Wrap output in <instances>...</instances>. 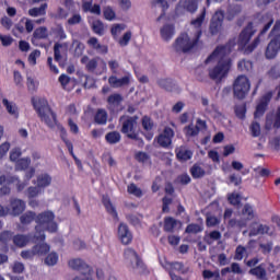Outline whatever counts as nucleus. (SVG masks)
Instances as JSON below:
<instances>
[{
	"label": "nucleus",
	"instance_id": "nucleus-1",
	"mask_svg": "<svg viewBox=\"0 0 280 280\" xmlns=\"http://www.w3.org/2000/svg\"><path fill=\"white\" fill-rule=\"evenodd\" d=\"M232 47L233 46H231V44L219 46L206 59V65H215L209 70V77L211 80H215V82H222V80L229 75L231 67H233V62L231 61V58H229V54H231Z\"/></svg>",
	"mask_w": 280,
	"mask_h": 280
},
{
	"label": "nucleus",
	"instance_id": "nucleus-2",
	"mask_svg": "<svg viewBox=\"0 0 280 280\" xmlns=\"http://www.w3.org/2000/svg\"><path fill=\"white\" fill-rule=\"evenodd\" d=\"M207 16V9H203L201 14L190 22V30L188 33L182 34L174 43L175 51H191L202 34V23Z\"/></svg>",
	"mask_w": 280,
	"mask_h": 280
},
{
	"label": "nucleus",
	"instance_id": "nucleus-3",
	"mask_svg": "<svg viewBox=\"0 0 280 280\" xmlns=\"http://www.w3.org/2000/svg\"><path fill=\"white\" fill-rule=\"evenodd\" d=\"M32 104L37 112L40 121L48 126V128H56L57 126L60 135L62 136V130L60 129L62 128V126L58 125L56 114L54 113V110H51V107H49V103H47V100L40 97H33Z\"/></svg>",
	"mask_w": 280,
	"mask_h": 280
},
{
	"label": "nucleus",
	"instance_id": "nucleus-4",
	"mask_svg": "<svg viewBox=\"0 0 280 280\" xmlns=\"http://www.w3.org/2000/svg\"><path fill=\"white\" fill-rule=\"evenodd\" d=\"M56 214L51 211H45L39 213L36 219L34 237L38 241L45 242V231L48 233H56L58 231V223H56Z\"/></svg>",
	"mask_w": 280,
	"mask_h": 280
},
{
	"label": "nucleus",
	"instance_id": "nucleus-5",
	"mask_svg": "<svg viewBox=\"0 0 280 280\" xmlns=\"http://www.w3.org/2000/svg\"><path fill=\"white\" fill-rule=\"evenodd\" d=\"M257 32V22L249 23L240 34L238 37V48L244 51V54H252L255 48L259 45L260 39L257 37L252 44L250 38Z\"/></svg>",
	"mask_w": 280,
	"mask_h": 280
},
{
	"label": "nucleus",
	"instance_id": "nucleus-6",
	"mask_svg": "<svg viewBox=\"0 0 280 280\" xmlns=\"http://www.w3.org/2000/svg\"><path fill=\"white\" fill-rule=\"evenodd\" d=\"M278 30H280V21L276 22L273 30L270 33V42L265 52L266 58L269 60L277 58V55L280 51V34H277Z\"/></svg>",
	"mask_w": 280,
	"mask_h": 280
},
{
	"label": "nucleus",
	"instance_id": "nucleus-7",
	"mask_svg": "<svg viewBox=\"0 0 280 280\" xmlns=\"http://www.w3.org/2000/svg\"><path fill=\"white\" fill-rule=\"evenodd\" d=\"M250 91V80L246 75H238L233 83V93L237 100H244Z\"/></svg>",
	"mask_w": 280,
	"mask_h": 280
},
{
	"label": "nucleus",
	"instance_id": "nucleus-8",
	"mask_svg": "<svg viewBox=\"0 0 280 280\" xmlns=\"http://www.w3.org/2000/svg\"><path fill=\"white\" fill-rule=\"evenodd\" d=\"M125 259L129 268H132L138 275H143V272H145V265L132 248H127L125 250Z\"/></svg>",
	"mask_w": 280,
	"mask_h": 280
},
{
	"label": "nucleus",
	"instance_id": "nucleus-9",
	"mask_svg": "<svg viewBox=\"0 0 280 280\" xmlns=\"http://www.w3.org/2000/svg\"><path fill=\"white\" fill-rule=\"evenodd\" d=\"M201 2L202 0H179L175 8L176 16H180L185 14V12L195 14V12H198V4Z\"/></svg>",
	"mask_w": 280,
	"mask_h": 280
},
{
	"label": "nucleus",
	"instance_id": "nucleus-10",
	"mask_svg": "<svg viewBox=\"0 0 280 280\" xmlns=\"http://www.w3.org/2000/svg\"><path fill=\"white\" fill-rule=\"evenodd\" d=\"M120 121L122 124L121 132L124 135H127L129 139H139L137 136V119L136 118H128L126 116L120 118Z\"/></svg>",
	"mask_w": 280,
	"mask_h": 280
},
{
	"label": "nucleus",
	"instance_id": "nucleus-11",
	"mask_svg": "<svg viewBox=\"0 0 280 280\" xmlns=\"http://www.w3.org/2000/svg\"><path fill=\"white\" fill-rule=\"evenodd\" d=\"M25 211V201L21 199H13L11 201V209L3 208V206H0V218L3 215H8L10 213L11 215H21ZM1 229V223H0Z\"/></svg>",
	"mask_w": 280,
	"mask_h": 280
},
{
	"label": "nucleus",
	"instance_id": "nucleus-12",
	"mask_svg": "<svg viewBox=\"0 0 280 280\" xmlns=\"http://www.w3.org/2000/svg\"><path fill=\"white\" fill-rule=\"evenodd\" d=\"M34 174H36V170H34L33 167H31L28 171H26L25 173V177H24V183L21 184V182L19 180L18 177H9L7 179V185H16L18 190L19 191H23V189H25L26 185H30V180H32V178H34Z\"/></svg>",
	"mask_w": 280,
	"mask_h": 280
},
{
	"label": "nucleus",
	"instance_id": "nucleus-13",
	"mask_svg": "<svg viewBox=\"0 0 280 280\" xmlns=\"http://www.w3.org/2000/svg\"><path fill=\"white\" fill-rule=\"evenodd\" d=\"M222 23H224V11L218 10L212 15L210 23V32L212 35L220 34V32H222Z\"/></svg>",
	"mask_w": 280,
	"mask_h": 280
},
{
	"label": "nucleus",
	"instance_id": "nucleus-14",
	"mask_svg": "<svg viewBox=\"0 0 280 280\" xmlns=\"http://www.w3.org/2000/svg\"><path fill=\"white\" fill-rule=\"evenodd\" d=\"M117 235L119 242H121L125 246L132 243V232H130V229L126 223H120L118 225Z\"/></svg>",
	"mask_w": 280,
	"mask_h": 280
},
{
	"label": "nucleus",
	"instance_id": "nucleus-15",
	"mask_svg": "<svg viewBox=\"0 0 280 280\" xmlns=\"http://www.w3.org/2000/svg\"><path fill=\"white\" fill-rule=\"evenodd\" d=\"M265 233H267V235H272V229H270L268 225H264L258 222H254L249 226L250 237H255V235H264Z\"/></svg>",
	"mask_w": 280,
	"mask_h": 280
},
{
	"label": "nucleus",
	"instance_id": "nucleus-16",
	"mask_svg": "<svg viewBox=\"0 0 280 280\" xmlns=\"http://www.w3.org/2000/svg\"><path fill=\"white\" fill-rule=\"evenodd\" d=\"M172 139H174V130H172L170 127H166L164 131L158 137V143L162 148H168V145H172Z\"/></svg>",
	"mask_w": 280,
	"mask_h": 280
},
{
	"label": "nucleus",
	"instance_id": "nucleus-17",
	"mask_svg": "<svg viewBox=\"0 0 280 280\" xmlns=\"http://www.w3.org/2000/svg\"><path fill=\"white\" fill-rule=\"evenodd\" d=\"M108 82L110 86H113L114 89H119L120 86H128V84L132 82V74L127 73L125 77L120 79L115 75H112L109 77Z\"/></svg>",
	"mask_w": 280,
	"mask_h": 280
},
{
	"label": "nucleus",
	"instance_id": "nucleus-18",
	"mask_svg": "<svg viewBox=\"0 0 280 280\" xmlns=\"http://www.w3.org/2000/svg\"><path fill=\"white\" fill-rule=\"evenodd\" d=\"M13 244L14 246H16L18 248H25V246H27V244H30V242H38V240H36L34 236L32 235H23V234H16L13 236Z\"/></svg>",
	"mask_w": 280,
	"mask_h": 280
},
{
	"label": "nucleus",
	"instance_id": "nucleus-19",
	"mask_svg": "<svg viewBox=\"0 0 280 280\" xmlns=\"http://www.w3.org/2000/svg\"><path fill=\"white\" fill-rule=\"evenodd\" d=\"M174 34H176V31L172 24H165L160 28V36L165 43H170L174 38Z\"/></svg>",
	"mask_w": 280,
	"mask_h": 280
},
{
	"label": "nucleus",
	"instance_id": "nucleus-20",
	"mask_svg": "<svg viewBox=\"0 0 280 280\" xmlns=\"http://www.w3.org/2000/svg\"><path fill=\"white\" fill-rule=\"evenodd\" d=\"M142 128L144 130L145 139H148V141H152V139L154 138V130H153L154 124L152 122V120L148 117H143Z\"/></svg>",
	"mask_w": 280,
	"mask_h": 280
},
{
	"label": "nucleus",
	"instance_id": "nucleus-21",
	"mask_svg": "<svg viewBox=\"0 0 280 280\" xmlns=\"http://www.w3.org/2000/svg\"><path fill=\"white\" fill-rule=\"evenodd\" d=\"M54 50H55V60L57 62H61L62 58L67 56V51H69V44L68 43L56 44Z\"/></svg>",
	"mask_w": 280,
	"mask_h": 280
},
{
	"label": "nucleus",
	"instance_id": "nucleus-22",
	"mask_svg": "<svg viewBox=\"0 0 280 280\" xmlns=\"http://www.w3.org/2000/svg\"><path fill=\"white\" fill-rule=\"evenodd\" d=\"M2 106H4L7 113L14 119H19V106L16 103L9 101L8 98H2Z\"/></svg>",
	"mask_w": 280,
	"mask_h": 280
},
{
	"label": "nucleus",
	"instance_id": "nucleus-23",
	"mask_svg": "<svg viewBox=\"0 0 280 280\" xmlns=\"http://www.w3.org/2000/svg\"><path fill=\"white\" fill-rule=\"evenodd\" d=\"M242 222H238V226H246V222L255 220V210L250 205H245L242 211Z\"/></svg>",
	"mask_w": 280,
	"mask_h": 280
},
{
	"label": "nucleus",
	"instance_id": "nucleus-24",
	"mask_svg": "<svg viewBox=\"0 0 280 280\" xmlns=\"http://www.w3.org/2000/svg\"><path fill=\"white\" fill-rule=\"evenodd\" d=\"M272 98V93H267L265 96L261 97L260 102L256 106L255 117H261L264 113H266V106Z\"/></svg>",
	"mask_w": 280,
	"mask_h": 280
},
{
	"label": "nucleus",
	"instance_id": "nucleus-25",
	"mask_svg": "<svg viewBox=\"0 0 280 280\" xmlns=\"http://www.w3.org/2000/svg\"><path fill=\"white\" fill-rule=\"evenodd\" d=\"M207 124L203 120L198 119L197 125H190L184 129L186 137H197L200 132V128H205Z\"/></svg>",
	"mask_w": 280,
	"mask_h": 280
},
{
	"label": "nucleus",
	"instance_id": "nucleus-26",
	"mask_svg": "<svg viewBox=\"0 0 280 280\" xmlns=\"http://www.w3.org/2000/svg\"><path fill=\"white\" fill-rule=\"evenodd\" d=\"M33 183L44 190L51 185V176L47 173L40 174L36 177V180H33Z\"/></svg>",
	"mask_w": 280,
	"mask_h": 280
},
{
	"label": "nucleus",
	"instance_id": "nucleus-27",
	"mask_svg": "<svg viewBox=\"0 0 280 280\" xmlns=\"http://www.w3.org/2000/svg\"><path fill=\"white\" fill-rule=\"evenodd\" d=\"M176 156L178 161H189L194 156V152L186 147H179L176 149Z\"/></svg>",
	"mask_w": 280,
	"mask_h": 280
},
{
	"label": "nucleus",
	"instance_id": "nucleus-28",
	"mask_svg": "<svg viewBox=\"0 0 280 280\" xmlns=\"http://www.w3.org/2000/svg\"><path fill=\"white\" fill-rule=\"evenodd\" d=\"M33 250L35 252V255H38V257H43V255H47V253L51 250V246L43 242V243L36 244L33 247Z\"/></svg>",
	"mask_w": 280,
	"mask_h": 280
},
{
	"label": "nucleus",
	"instance_id": "nucleus-29",
	"mask_svg": "<svg viewBox=\"0 0 280 280\" xmlns=\"http://www.w3.org/2000/svg\"><path fill=\"white\" fill-rule=\"evenodd\" d=\"M241 12H242L241 5H237V4L230 5L228 8L225 19H228V21H233V19H235V16H238Z\"/></svg>",
	"mask_w": 280,
	"mask_h": 280
},
{
	"label": "nucleus",
	"instance_id": "nucleus-30",
	"mask_svg": "<svg viewBox=\"0 0 280 280\" xmlns=\"http://www.w3.org/2000/svg\"><path fill=\"white\" fill-rule=\"evenodd\" d=\"M279 128L280 127V107L278 108L276 116H267L266 128Z\"/></svg>",
	"mask_w": 280,
	"mask_h": 280
},
{
	"label": "nucleus",
	"instance_id": "nucleus-31",
	"mask_svg": "<svg viewBox=\"0 0 280 280\" xmlns=\"http://www.w3.org/2000/svg\"><path fill=\"white\" fill-rule=\"evenodd\" d=\"M83 10L84 12H91L92 14H96L100 16L102 14V7L100 4H92L91 2H83Z\"/></svg>",
	"mask_w": 280,
	"mask_h": 280
},
{
	"label": "nucleus",
	"instance_id": "nucleus-32",
	"mask_svg": "<svg viewBox=\"0 0 280 280\" xmlns=\"http://www.w3.org/2000/svg\"><path fill=\"white\" fill-rule=\"evenodd\" d=\"M30 16H45L47 14V3L42 4L38 8H33L28 10Z\"/></svg>",
	"mask_w": 280,
	"mask_h": 280
},
{
	"label": "nucleus",
	"instance_id": "nucleus-33",
	"mask_svg": "<svg viewBox=\"0 0 280 280\" xmlns=\"http://www.w3.org/2000/svg\"><path fill=\"white\" fill-rule=\"evenodd\" d=\"M68 266L72 268V270H82V268H85V270L89 268L86 264L80 258H73L69 260Z\"/></svg>",
	"mask_w": 280,
	"mask_h": 280
},
{
	"label": "nucleus",
	"instance_id": "nucleus-34",
	"mask_svg": "<svg viewBox=\"0 0 280 280\" xmlns=\"http://www.w3.org/2000/svg\"><path fill=\"white\" fill-rule=\"evenodd\" d=\"M126 30V24H114L110 28V34L115 40H118L121 33Z\"/></svg>",
	"mask_w": 280,
	"mask_h": 280
},
{
	"label": "nucleus",
	"instance_id": "nucleus-35",
	"mask_svg": "<svg viewBox=\"0 0 280 280\" xmlns=\"http://www.w3.org/2000/svg\"><path fill=\"white\" fill-rule=\"evenodd\" d=\"M88 44L90 45V47H93V49L101 51V54H106L108 51V48H106V46L101 45L97 38L95 37H91Z\"/></svg>",
	"mask_w": 280,
	"mask_h": 280
},
{
	"label": "nucleus",
	"instance_id": "nucleus-36",
	"mask_svg": "<svg viewBox=\"0 0 280 280\" xmlns=\"http://www.w3.org/2000/svg\"><path fill=\"white\" fill-rule=\"evenodd\" d=\"M103 205L106 209V211L114 218V220H117V210L115 209V206L110 202V199L104 198L103 199Z\"/></svg>",
	"mask_w": 280,
	"mask_h": 280
},
{
	"label": "nucleus",
	"instance_id": "nucleus-37",
	"mask_svg": "<svg viewBox=\"0 0 280 280\" xmlns=\"http://www.w3.org/2000/svg\"><path fill=\"white\" fill-rule=\"evenodd\" d=\"M92 30L94 34H97V36H104V23L100 20H94L92 23Z\"/></svg>",
	"mask_w": 280,
	"mask_h": 280
},
{
	"label": "nucleus",
	"instance_id": "nucleus-38",
	"mask_svg": "<svg viewBox=\"0 0 280 280\" xmlns=\"http://www.w3.org/2000/svg\"><path fill=\"white\" fill-rule=\"evenodd\" d=\"M58 259H59L58 253L51 252V253H49V254L45 257L44 264H45L46 266H56V264H58Z\"/></svg>",
	"mask_w": 280,
	"mask_h": 280
},
{
	"label": "nucleus",
	"instance_id": "nucleus-39",
	"mask_svg": "<svg viewBox=\"0 0 280 280\" xmlns=\"http://www.w3.org/2000/svg\"><path fill=\"white\" fill-rule=\"evenodd\" d=\"M103 16L106 21H117V13L112 7H105L103 9Z\"/></svg>",
	"mask_w": 280,
	"mask_h": 280
},
{
	"label": "nucleus",
	"instance_id": "nucleus-40",
	"mask_svg": "<svg viewBox=\"0 0 280 280\" xmlns=\"http://www.w3.org/2000/svg\"><path fill=\"white\" fill-rule=\"evenodd\" d=\"M107 102H108L109 108L112 110H115V108H117V106L121 103V95L114 94L108 97Z\"/></svg>",
	"mask_w": 280,
	"mask_h": 280
},
{
	"label": "nucleus",
	"instance_id": "nucleus-41",
	"mask_svg": "<svg viewBox=\"0 0 280 280\" xmlns=\"http://www.w3.org/2000/svg\"><path fill=\"white\" fill-rule=\"evenodd\" d=\"M31 163H32V160H30V158L20 159L15 163V170H18V171L27 170L30 167Z\"/></svg>",
	"mask_w": 280,
	"mask_h": 280
},
{
	"label": "nucleus",
	"instance_id": "nucleus-42",
	"mask_svg": "<svg viewBox=\"0 0 280 280\" xmlns=\"http://www.w3.org/2000/svg\"><path fill=\"white\" fill-rule=\"evenodd\" d=\"M44 194V190L38 186H31L26 190L27 198H36L37 196H40Z\"/></svg>",
	"mask_w": 280,
	"mask_h": 280
},
{
	"label": "nucleus",
	"instance_id": "nucleus-43",
	"mask_svg": "<svg viewBox=\"0 0 280 280\" xmlns=\"http://www.w3.org/2000/svg\"><path fill=\"white\" fill-rule=\"evenodd\" d=\"M177 224L178 221H176L174 218L168 217L164 220V231H166L167 233H172Z\"/></svg>",
	"mask_w": 280,
	"mask_h": 280
},
{
	"label": "nucleus",
	"instance_id": "nucleus-44",
	"mask_svg": "<svg viewBox=\"0 0 280 280\" xmlns=\"http://www.w3.org/2000/svg\"><path fill=\"white\" fill-rule=\"evenodd\" d=\"M262 23H266L264 30L260 32V36L261 34H266L270 27H272V24L275 23V19H272V15L267 14L265 16H262Z\"/></svg>",
	"mask_w": 280,
	"mask_h": 280
},
{
	"label": "nucleus",
	"instance_id": "nucleus-45",
	"mask_svg": "<svg viewBox=\"0 0 280 280\" xmlns=\"http://www.w3.org/2000/svg\"><path fill=\"white\" fill-rule=\"evenodd\" d=\"M95 121L96 124L104 125L106 121H108V114L104 109H98L95 115Z\"/></svg>",
	"mask_w": 280,
	"mask_h": 280
},
{
	"label": "nucleus",
	"instance_id": "nucleus-46",
	"mask_svg": "<svg viewBox=\"0 0 280 280\" xmlns=\"http://www.w3.org/2000/svg\"><path fill=\"white\" fill-rule=\"evenodd\" d=\"M127 191L128 194H130L131 196H136V198H141L143 196V190H141V188H139L137 185L135 184H130L127 187Z\"/></svg>",
	"mask_w": 280,
	"mask_h": 280
},
{
	"label": "nucleus",
	"instance_id": "nucleus-47",
	"mask_svg": "<svg viewBox=\"0 0 280 280\" xmlns=\"http://www.w3.org/2000/svg\"><path fill=\"white\" fill-rule=\"evenodd\" d=\"M59 128H60V130H61V139L65 141V143H66V145H67V148H68L70 154H71L74 159H77L75 155H73V143H71V141H69V140L67 139V130L65 129V127H59Z\"/></svg>",
	"mask_w": 280,
	"mask_h": 280
},
{
	"label": "nucleus",
	"instance_id": "nucleus-48",
	"mask_svg": "<svg viewBox=\"0 0 280 280\" xmlns=\"http://www.w3.org/2000/svg\"><path fill=\"white\" fill-rule=\"evenodd\" d=\"M105 139L107 143H119L121 141V135L117 131H112L106 135Z\"/></svg>",
	"mask_w": 280,
	"mask_h": 280
},
{
	"label": "nucleus",
	"instance_id": "nucleus-49",
	"mask_svg": "<svg viewBox=\"0 0 280 280\" xmlns=\"http://www.w3.org/2000/svg\"><path fill=\"white\" fill-rule=\"evenodd\" d=\"M192 178H202L205 176V168H202L200 165L195 164L190 170Z\"/></svg>",
	"mask_w": 280,
	"mask_h": 280
},
{
	"label": "nucleus",
	"instance_id": "nucleus-50",
	"mask_svg": "<svg viewBox=\"0 0 280 280\" xmlns=\"http://www.w3.org/2000/svg\"><path fill=\"white\" fill-rule=\"evenodd\" d=\"M206 110L213 117L214 119H220L222 117V113H220V109H218V106L215 104H212L206 108Z\"/></svg>",
	"mask_w": 280,
	"mask_h": 280
},
{
	"label": "nucleus",
	"instance_id": "nucleus-51",
	"mask_svg": "<svg viewBox=\"0 0 280 280\" xmlns=\"http://www.w3.org/2000/svg\"><path fill=\"white\" fill-rule=\"evenodd\" d=\"M26 85L31 93H34L38 89V80H36L34 77H27L26 78Z\"/></svg>",
	"mask_w": 280,
	"mask_h": 280
},
{
	"label": "nucleus",
	"instance_id": "nucleus-52",
	"mask_svg": "<svg viewBox=\"0 0 280 280\" xmlns=\"http://www.w3.org/2000/svg\"><path fill=\"white\" fill-rule=\"evenodd\" d=\"M81 62L86 66L89 71H95V67H97V61L95 59L90 60L89 57L81 58Z\"/></svg>",
	"mask_w": 280,
	"mask_h": 280
},
{
	"label": "nucleus",
	"instance_id": "nucleus-53",
	"mask_svg": "<svg viewBox=\"0 0 280 280\" xmlns=\"http://www.w3.org/2000/svg\"><path fill=\"white\" fill-rule=\"evenodd\" d=\"M249 272L250 275H254V277H257L258 279H264V277H266V269L261 265L250 269Z\"/></svg>",
	"mask_w": 280,
	"mask_h": 280
},
{
	"label": "nucleus",
	"instance_id": "nucleus-54",
	"mask_svg": "<svg viewBox=\"0 0 280 280\" xmlns=\"http://www.w3.org/2000/svg\"><path fill=\"white\" fill-rule=\"evenodd\" d=\"M132 38V32L128 31L126 32L122 37H118V44L120 45V47H126V45H128V43H130V39Z\"/></svg>",
	"mask_w": 280,
	"mask_h": 280
},
{
	"label": "nucleus",
	"instance_id": "nucleus-55",
	"mask_svg": "<svg viewBox=\"0 0 280 280\" xmlns=\"http://www.w3.org/2000/svg\"><path fill=\"white\" fill-rule=\"evenodd\" d=\"M228 200L230 205L237 206L240 205V202H242V195H240L238 192H232L228 196Z\"/></svg>",
	"mask_w": 280,
	"mask_h": 280
},
{
	"label": "nucleus",
	"instance_id": "nucleus-56",
	"mask_svg": "<svg viewBox=\"0 0 280 280\" xmlns=\"http://www.w3.org/2000/svg\"><path fill=\"white\" fill-rule=\"evenodd\" d=\"M36 220V213L34 212H26L21 217L22 224H30V222H34Z\"/></svg>",
	"mask_w": 280,
	"mask_h": 280
},
{
	"label": "nucleus",
	"instance_id": "nucleus-57",
	"mask_svg": "<svg viewBox=\"0 0 280 280\" xmlns=\"http://www.w3.org/2000/svg\"><path fill=\"white\" fill-rule=\"evenodd\" d=\"M36 38H47V28L39 27V28L35 30L33 43H34V40H36Z\"/></svg>",
	"mask_w": 280,
	"mask_h": 280
},
{
	"label": "nucleus",
	"instance_id": "nucleus-58",
	"mask_svg": "<svg viewBox=\"0 0 280 280\" xmlns=\"http://www.w3.org/2000/svg\"><path fill=\"white\" fill-rule=\"evenodd\" d=\"M246 255H247L246 247L244 246L236 247L235 259H237L238 261H242V259H244Z\"/></svg>",
	"mask_w": 280,
	"mask_h": 280
},
{
	"label": "nucleus",
	"instance_id": "nucleus-59",
	"mask_svg": "<svg viewBox=\"0 0 280 280\" xmlns=\"http://www.w3.org/2000/svg\"><path fill=\"white\" fill-rule=\"evenodd\" d=\"M10 161H12V163H18V161H21V149H13L10 152Z\"/></svg>",
	"mask_w": 280,
	"mask_h": 280
},
{
	"label": "nucleus",
	"instance_id": "nucleus-60",
	"mask_svg": "<svg viewBox=\"0 0 280 280\" xmlns=\"http://www.w3.org/2000/svg\"><path fill=\"white\" fill-rule=\"evenodd\" d=\"M249 130L253 137H259V135H261V126H259V122H253Z\"/></svg>",
	"mask_w": 280,
	"mask_h": 280
},
{
	"label": "nucleus",
	"instance_id": "nucleus-61",
	"mask_svg": "<svg viewBox=\"0 0 280 280\" xmlns=\"http://www.w3.org/2000/svg\"><path fill=\"white\" fill-rule=\"evenodd\" d=\"M13 80H14V84L18 86V89H23V75H21V72L14 71Z\"/></svg>",
	"mask_w": 280,
	"mask_h": 280
},
{
	"label": "nucleus",
	"instance_id": "nucleus-62",
	"mask_svg": "<svg viewBox=\"0 0 280 280\" xmlns=\"http://www.w3.org/2000/svg\"><path fill=\"white\" fill-rule=\"evenodd\" d=\"M238 69L240 71H250V69H253V62L248 60H241L238 62Z\"/></svg>",
	"mask_w": 280,
	"mask_h": 280
},
{
	"label": "nucleus",
	"instance_id": "nucleus-63",
	"mask_svg": "<svg viewBox=\"0 0 280 280\" xmlns=\"http://www.w3.org/2000/svg\"><path fill=\"white\" fill-rule=\"evenodd\" d=\"M136 161H139V163H150V155L145 152H138L136 153Z\"/></svg>",
	"mask_w": 280,
	"mask_h": 280
},
{
	"label": "nucleus",
	"instance_id": "nucleus-64",
	"mask_svg": "<svg viewBox=\"0 0 280 280\" xmlns=\"http://www.w3.org/2000/svg\"><path fill=\"white\" fill-rule=\"evenodd\" d=\"M12 240V232L10 231H4L0 234V242L2 244H8Z\"/></svg>",
	"mask_w": 280,
	"mask_h": 280
}]
</instances>
